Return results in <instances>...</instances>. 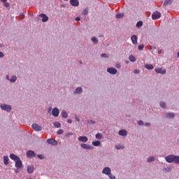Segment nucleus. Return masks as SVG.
<instances>
[{
	"instance_id": "obj_1",
	"label": "nucleus",
	"mask_w": 179,
	"mask_h": 179,
	"mask_svg": "<svg viewBox=\"0 0 179 179\" xmlns=\"http://www.w3.org/2000/svg\"><path fill=\"white\" fill-rule=\"evenodd\" d=\"M10 159L15 162L16 169H23V162L21 161L20 157L15 154L10 155Z\"/></svg>"
},
{
	"instance_id": "obj_2",
	"label": "nucleus",
	"mask_w": 179,
	"mask_h": 179,
	"mask_svg": "<svg viewBox=\"0 0 179 179\" xmlns=\"http://www.w3.org/2000/svg\"><path fill=\"white\" fill-rule=\"evenodd\" d=\"M165 160L167 163H175V164H179V156L170 155L165 157Z\"/></svg>"
},
{
	"instance_id": "obj_3",
	"label": "nucleus",
	"mask_w": 179,
	"mask_h": 179,
	"mask_svg": "<svg viewBox=\"0 0 179 179\" xmlns=\"http://www.w3.org/2000/svg\"><path fill=\"white\" fill-rule=\"evenodd\" d=\"M0 108L3 111H6V113H10V111H12V106L8 105L6 103H1Z\"/></svg>"
},
{
	"instance_id": "obj_4",
	"label": "nucleus",
	"mask_w": 179,
	"mask_h": 179,
	"mask_svg": "<svg viewBox=\"0 0 179 179\" xmlns=\"http://www.w3.org/2000/svg\"><path fill=\"white\" fill-rule=\"evenodd\" d=\"M164 118H166L167 120H173L176 118V113L173 112H167L164 113Z\"/></svg>"
},
{
	"instance_id": "obj_5",
	"label": "nucleus",
	"mask_w": 179,
	"mask_h": 179,
	"mask_svg": "<svg viewBox=\"0 0 179 179\" xmlns=\"http://www.w3.org/2000/svg\"><path fill=\"white\" fill-rule=\"evenodd\" d=\"M162 17V13L159 11H155L152 15V20H157V19H160Z\"/></svg>"
},
{
	"instance_id": "obj_6",
	"label": "nucleus",
	"mask_w": 179,
	"mask_h": 179,
	"mask_svg": "<svg viewBox=\"0 0 179 179\" xmlns=\"http://www.w3.org/2000/svg\"><path fill=\"white\" fill-rule=\"evenodd\" d=\"M106 71H107L108 73H110V75H117V73L118 72L117 69H115L114 67H108Z\"/></svg>"
},
{
	"instance_id": "obj_7",
	"label": "nucleus",
	"mask_w": 179,
	"mask_h": 179,
	"mask_svg": "<svg viewBox=\"0 0 179 179\" xmlns=\"http://www.w3.org/2000/svg\"><path fill=\"white\" fill-rule=\"evenodd\" d=\"M80 148H82L83 149H85V150H93L94 149L93 146L86 143H81Z\"/></svg>"
},
{
	"instance_id": "obj_8",
	"label": "nucleus",
	"mask_w": 179,
	"mask_h": 179,
	"mask_svg": "<svg viewBox=\"0 0 179 179\" xmlns=\"http://www.w3.org/2000/svg\"><path fill=\"white\" fill-rule=\"evenodd\" d=\"M83 93V88L82 87H78L76 90L73 92V94L76 96V94H82Z\"/></svg>"
},
{
	"instance_id": "obj_9",
	"label": "nucleus",
	"mask_w": 179,
	"mask_h": 179,
	"mask_svg": "<svg viewBox=\"0 0 179 179\" xmlns=\"http://www.w3.org/2000/svg\"><path fill=\"white\" fill-rule=\"evenodd\" d=\"M47 143L49 145H52L53 146H57V145H58V141H57L55 139L48 138L47 140Z\"/></svg>"
},
{
	"instance_id": "obj_10",
	"label": "nucleus",
	"mask_w": 179,
	"mask_h": 179,
	"mask_svg": "<svg viewBox=\"0 0 179 179\" xmlns=\"http://www.w3.org/2000/svg\"><path fill=\"white\" fill-rule=\"evenodd\" d=\"M31 127L33 128V129H34V131H43V127L40 125H38V124L34 123L31 125Z\"/></svg>"
},
{
	"instance_id": "obj_11",
	"label": "nucleus",
	"mask_w": 179,
	"mask_h": 179,
	"mask_svg": "<svg viewBox=\"0 0 179 179\" xmlns=\"http://www.w3.org/2000/svg\"><path fill=\"white\" fill-rule=\"evenodd\" d=\"M111 173V168L106 166L102 170V174H105V176H108Z\"/></svg>"
},
{
	"instance_id": "obj_12",
	"label": "nucleus",
	"mask_w": 179,
	"mask_h": 179,
	"mask_svg": "<svg viewBox=\"0 0 179 179\" xmlns=\"http://www.w3.org/2000/svg\"><path fill=\"white\" fill-rule=\"evenodd\" d=\"M78 141L79 142H83L84 143H86L89 141V138L86 136H80L78 138Z\"/></svg>"
},
{
	"instance_id": "obj_13",
	"label": "nucleus",
	"mask_w": 179,
	"mask_h": 179,
	"mask_svg": "<svg viewBox=\"0 0 179 179\" xmlns=\"http://www.w3.org/2000/svg\"><path fill=\"white\" fill-rule=\"evenodd\" d=\"M36 155L34 151L30 150L27 152V157L31 158V157H36Z\"/></svg>"
},
{
	"instance_id": "obj_14",
	"label": "nucleus",
	"mask_w": 179,
	"mask_h": 179,
	"mask_svg": "<svg viewBox=\"0 0 179 179\" xmlns=\"http://www.w3.org/2000/svg\"><path fill=\"white\" fill-rule=\"evenodd\" d=\"M52 115L53 117H58L59 115V109L58 108H54L52 110Z\"/></svg>"
},
{
	"instance_id": "obj_15",
	"label": "nucleus",
	"mask_w": 179,
	"mask_h": 179,
	"mask_svg": "<svg viewBox=\"0 0 179 179\" xmlns=\"http://www.w3.org/2000/svg\"><path fill=\"white\" fill-rule=\"evenodd\" d=\"M155 71L157 73H161V75H166V69H163L162 68H157Z\"/></svg>"
},
{
	"instance_id": "obj_16",
	"label": "nucleus",
	"mask_w": 179,
	"mask_h": 179,
	"mask_svg": "<svg viewBox=\"0 0 179 179\" xmlns=\"http://www.w3.org/2000/svg\"><path fill=\"white\" fill-rule=\"evenodd\" d=\"M39 17H42V22L43 23H45L46 22H48V16L47 15L42 13L38 15Z\"/></svg>"
},
{
	"instance_id": "obj_17",
	"label": "nucleus",
	"mask_w": 179,
	"mask_h": 179,
	"mask_svg": "<svg viewBox=\"0 0 179 179\" xmlns=\"http://www.w3.org/2000/svg\"><path fill=\"white\" fill-rule=\"evenodd\" d=\"M131 43H133L134 45H136V44H138V36L136 35L131 36Z\"/></svg>"
},
{
	"instance_id": "obj_18",
	"label": "nucleus",
	"mask_w": 179,
	"mask_h": 179,
	"mask_svg": "<svg viewBox=\"0 0 179 179\" xmlns=\"http://www.w3.org/2000/svg\"><path fill=\"white\" fill-rule=\"evenodd\" d=\"M118 135H120V136H127V135H128V131L125 129L120 130L118 131Z\"/></svg>"
},
{
	"instance_id": "obj_19",
	"label": "nucleus",
	"mask_w": 179,
	"mask_h": 179,
	"mask_svg": "<svg viewBox=\"0 0 179 179\" xmlns=\"http://www.w3.org/2000/svg\"><path fill=\"white\" fill-rule=\"evenodd\" d=\"M27 173L29 174H33V172L34 171V166H28L27 169Z\"/></svg>"
},
{
	"instance_id": "obj_20",
	"label": "nucleus",
	"mask_w": 179,
	"mask_h": 179,
	"mask_svg": "<svg viewBox=\"0 0 179 179\" xmlns=\"http://www.w3.org/2000/svg\"><path fill=\"white\" fill-rule=\"evenodd\" d=\"M3 164L6 166H8V164H9V157L8 155H4L3 157Z\"/></svg>"
},
{
	"instance_id": "obj_21",
	"label": "nucleus",
	"mask_w": 179,
	"mask_h": 179,
	"mask_svg": "<svg viewBox=\"0 0 179 179\" xmlns=\"http://www.w3.org/2000/svg\"><path fill=\"white\" fill-rule=\"evenodd\" d=\"M70 3L72 6H78L79 5V1L78 0H70Z\"/></svg>"
},
{
	"instance_id": "obj_22",
	"label": "nucleus",
	"mask_w": 179,
	"mask_h": 179,
	"mask_svg": "<svg viewBox=\"0 0 179 179\" xmlns=\"http://www.w3.org/2000/svg\"><path fill=\"white\" fill-rule=\"evenodd\" d=\"M156 160V158L153 156H150L147 159L148 163H152V162H155Z\"/></svg>"
},
{
	"instance_id": "obj_23",
	"label": "nucleus",
	"mask_w": 179,
	"mask_h": 179,
	"mask_svg": "<svg viewBox=\"0 0 179 179\" xmlns=\"http://www.w3.org/2000/svg\"><path fill=\"white\" fill-rule=\"evenodd\" d=\"M17 80V77L16 76H12L10 78V83H15Z\"/></svg>"
},
{
	"instance_id": "obj_24",
	"label": "nucleus",
	"mask_w": 179,
	"mask_h": 179,
	"mask_svg": "<svg viewBox=\"0 0 179 179\" xmlns=\"http://www.w3.org/2000/svg\"><path fill=\"white\" fill-rule=\"evenodd\" d=\"M61 115L62 118H66L68 117V112H66L65 110H63L61 113Z\"/></svg>"
},
{
	"instance_id": "obj_25",
	"label": "nucleus",
	"mask_w": 179,
	"mask_h": 179,
	"mask_svg": "<svg viewBox=\"0 0 179 179\" xmlns=\"http://www.w3.org/2000/svg\"><path fill=\"white\" fill-rule=\"evenodd\" d=\"M115 149H117V150H122L123 149H125V146L119 144L115 145Z\"/></svg>"
},
{
	"instance_id": "obj_26",
	"label": "nucleus",
	"mask_w": 179,
	"mask_h": 179,
	"mask_svg": "<svg viewBox=\"0 0 179 179\" xmlns=\"http://www.w3.org/2000/svg\"><path fill=\"white\" fill-rule=\"evenodd\" d=\"M145 68L148 71H152V69H153L155 67L152 66V64H145Z\"/></svg>"
},
{
	"instance_id": "obj_27",
	"label": "nucleus",
	"mask_w": 179,
	"mask_h": 179,
	"mask_svg": "<svg viewBox=\"0 0 179 179\" xmlns=\"http://www.w3.org/2000/svg\"><path fill=\"white\" fill-rule=\"evenodd\" d=\"M92 145L93 146H101V142H100V141H92Z\"/></svg>"
},
{
	"instance_id": "obj_28",
	"label": "nucleus",
	"mask_w": 179,
	"mask_h": 179,
	"mask_svg": "<svg viewBox=\"0 0 179 179\" xmlns=\"http://www.w3.org/2000/svg\"><path fill=\"white\" fill-rule=\"evenodd\" d=\"M173 0H165L164 2V6H168V5H171Z\"/></svg>"
},
{
	"instance_id": "obj_29",
	"label": "nucleus",
	"mask_w": 179,
	"mask_h": 179,
	"mask_svg": "<svg viewBox=\"0 0 179 179\" xmlns=\"http://www.w3.org/2000/svg\"><path fill=\"white\" fill-rule=\"evenodd\" d=\"M171 166H168L166 168L163 169V171H164L165 173H171Z\"/></svg>"
},
{
	"instance_id": "obj_30",
	"label": "nucleus",
	"mask_w": 179,
	"mask_h": 179,
	"mask_svg": "<svg viewBox=\"0 0 179 179\" xmlns=\"http://www.w3.org/2000/svg\"><path fill=\"white\" fill-rule=\"evenodd\" d=\"M159 106L162 108H164V109L167 108V105L166 104V102H164V101H161L159 103Z\"/></svg>"
},
{
	"instance_id": "obj_31",
	"label": "nucleus",
	"mask_w": 179,
	"mask_h": 179,
	"mask_svg": "<svg viewBox=\"0 0 179 179\" xmlns=\"http://www.w3.org/2000/svg\"><path fill=\"white\" fill-rule=\"evenodd\" d=\"M129 59L131 61V62H135L136 61V57H135L134 55H129Z\"/></svg>"
},
{
	"instance_id": "obj_32",
	"label": "nucleus",
	"mask_w": 179,
	"mask_h": 179,
	"mask_svg": "<svg viewBox=\"0 0 179 179\" xmlns=\"http://www.w3.org/2000/svg\"><path fill=\"white\" fill-rule=\"evenodd\" d=\"M95 138L96 139H103V135L101 134V133H97L96 135H95Z\"/></svg>"
},
{
	"instance_id": "obj_33",
	"label": "nucleus",
	"mask_w": 179,
	"mask_h": 179,
	"mask_svg": "<svg viewBox=\"0 0 179 179\" xmlns=\"http://www.w3.org/2000/svg\"><path fill=\"white\" fill-rule=\"evenodd\" d=\"M136 26L138 28L142 27V26H143V22L142 21H138V22H137Z\"/></svg>"
},
{
	"instance_id": "obj_34",
	"label": "nucleus",
	"mask_w": 179,
	"mask_h": 179,
	"mask_svg": "<svg viewBox=\"0 0 179 179\" xmlns=\"http://www.w3.org/2000/svg\"><path fill=\"white\" fill-rule=\"evenodd\" d=\"M124 16V13H117L115 17L116 19H122V17Z\"/></svg>"
},
{
	"instance_id": "obj_35",
	"label": "nucleus",
	"mask_w": 179,
	"mask_h": 179,
	"mask_svg": "<svg viewBox=\"0 0 179 179\" xmlns=\"http://www.w3.org/2000/svg\"><path fill=\"white\" fill-rule=\"evenodd\" d=\"M91 41H93V43H94V44H97V43H99V39H97V38H96L95 36H93L91 38Z\"/></svg>"
},
{
	"instance_id": "obj_36",
	"label": "nucleus",
	"mask_w": 179,
	"mask_h": 179,
	"mask_svg": "<svg viewBox=\"0 0 179 179\" xmlns=\"http://www.w3.org/2000/svg\"><path fill=\"white\" fill-rule=\"evenodd\" d=\"M53 125L54 127H55V128H61V123H59V122L53 123Z\"/></svg>"
},
{
	"instance_id": "obj_37",
	"label": "nucleus",
	"mask_w": 179,
	"mask_h": 179,
	"mask_svg": "<svg viewBox=\"0 0 179 179\" xmlns=\"http://www.w3.org/2000/svg\"><path fill=\"white\" fill-rule=\"evenodd\" d=\"M88 13H89V10L87 8H85L82 12V14L84 15L85 16H87Z\"/></svg>"
},
{
	"instance_id": "obj_38",
	"label": "nucleus",
	"mask_w": 179,
	"mask_h": 179,
	"mask_svg": "<svg viewBox=\"0 0 179 179\" xmlns=\"http://www.w3.org/2000/svg\"><path fill=\"white\" fill-rule=\"evenodd\" d=\"M108 178L110 179H115V176H114L113 173H111V172L110 173H108Z\"/></svg>"
},
{
	"instance_id": "obj_39",
	"label": "nucleus",
	"mask_w": 179,
	"mask_h": 179,
	"mask_svg": "<svg viewBox=\"0 0 179 179\" xmlns=\"http://www.w3.org/2000/svg\"><path fill=\"white\" fill-rule=\"evenodd\" d=\"M143 48H145V45L144 44L139 45L138 47V51H142L143 50Z\"/></svg>"
},
{
	"instance_id": "obj_40",
	"label": "nucleus",
	"mask_w": 179,
	"mask_h": 179,
	"mask_svg": "<svg viewBox=\"0 0 179 179\" xmlns=\"http://www.w3.org/2000/svg\"><path fill=\"white\" fill-rule=\"evenodd\" d=\"M37 157L38 159H40L41 160H44V159H45V157H44V155H38Z\"/></svg>"
},
{
	"instance_id": "obj_41",
	"label": "nucleus",
	"mask_w": 179,
	"mask_h": 179,
	"mask_svg": "<svg viewBox=\"0 0 179 179\" xmlns=\"http://www.w3.org/2000/svg\"><path fill=\"white\" fill-rule=\"evenodd\" d=\"M57 135H62V134H64V129H59L57 132Z\"/></svg>"
},
{
	"instance_id": "obj_42",
	"label": "nucleus",
	"mask_w": 179,
	"mask_h": 179,
	"mask_svg": "<svg viewBox=\"0 0 179 179\" xmlns=\"http://www.w3.org/2000/svg\"><path fill=\"white\" fill-rule=\"evenodd\" d=\"M138 125H139L140 127H142V126L145 125V123L143 122V120H139L138 122Z\"/></svg>"
},
{
	"instance_id": "obj_43",
	"label": "nucleus",
	"mask_w": 179,
	"mask_h": 179,
	"mask_svg": "<svg viewBox=\"0 0 179 179\" xmlns=\"http://www.w3.org/2000/svg\"><path fill=\"white\" fill-rule=\"evenodd\" d=\"M3 5H4L5 8H9V6H10V4L6 1H5L3 3Z\"/></svg>"
},
{
	"instance_id": "obj_44",
	"label": "nucleus",
	"mask_w": 179,
	"mask_h": 179,
	"mask_svg": "<svg viewBox=\"0 0 179 179\" xmlns=\"http://www.w3.org/2000/svg\"><path fill=\"white\" fill-rule=\"evenodd\" d=\"M134 73H135L136 75H139V73H141V70L136 69L134 70Z\"/></svg>"
},
{
	"instance_id": "obj_45",
	"label": "nucleus",
	"mask_w": 179,
	"mask_h": 179,
	"mask_svg": "<svg viewBox=\"0 0 179 179\" xmlns=\"http://www.w3.org/2000/svg\"><path fill=\"white\" fill-rule=\"evenodd\" d=\"M101 57L102 58H108V56H107V54H106V53H102V54L101 55Z\"/></svg>"
},
{
	"instance_id": "obj_46",
	"label": "nucleus",
	"mask_w": 179,
	"mask_h": 179,
	"mask_svg": "<svg viewBox=\"0 0 179 179\" xmlns=\"http://www.w3.org/2000/svg\"><path fill=\"white\" fill-rule=\"evenodd\" d=\"M87 123H88V124H91L93 125V124H96V121H94V120H90V121H89V120H88V121H87Z\"/></svg>"
},
{
	"instance_id": "obj_47",
	"label": "nucleus",
	"mask_w": 179,
	"mask_h": 179,
	"mask_svg": "<svg viewBox=\"0 0 179 179\" xmlns=\"http://www.w3.org/2000/svg\"><path fill=\"white\" fill-rule=\"evenodd\" d=\"M75 119H76V121H78V122H80V119L78 117V115H75Z\"/></svg>"
},
{
	"instance_id": "obj_48",
	"label": "nucleus",
	"mask_w": 179,
	"mask_h": 179,
	"mask_svg": "<svg viewBox=\"0 0 179 179\" xmlns=\"http://www.w3.org/2000/svg\"><path fill=\"white\" fill-rule=\"evenodd\" d=\"M20 18L24 19V13H21L20 14Z\"/></svg>"
},
{
	"instance_id": "obj_49",
	"label": "nucleus",
	"mask_w": 179,
	"mask_h": 179,
	"mask_svg": "<svg viewBox=\"0 0 179 179\" xmlns=\"http://www.w3.org/2000/svg\"><path fill=\"white\" fill-rule=\"evenodd\" d=\"M145 127H150V125H152V124H150V122H145L144 124Z\"/></svg>"
},
{
	"instance_id": "obj_50",
	"label": "nucleus",
	"mask_w": 179,
	"mask_h": 179,
	"mask_svg": "<svg viewBox=\"0 0 179 179\" xmlns=\"http://www.w3.org/2000/svg\"><path fill=\"white\" fill-rule=\"evenodd\" d=\"M3 57H5V54H3L2 52H0V58H3Z\"/></svg>"
},
{
	"instance_id": "obj_51",
	"label": "nucleus",
	"mask_w": 179,
	"mask_h": 179,
	"mask_svg": "<svg viewBox=\"0 0 179 179\" xmlns=\"http://www.w3.org/2000/svg\"><path fill=\"white\" fill-rule=\"evenodd\" d=\"M150 50H152V51H155V50H156V47L152 45L150 46Z\"/></svg>"
},
{
	"instance_id": "obj_52",
	"label": "nucleus",
	"mask_w": 179,
	"mask_h": 179,
	"mask_svg": "<svg viewBox=\"0 0 179 179\" xmlns=\"http://www.w3.org/2000/svg\"><path fill=\"white\" fill-rule=\"evenodd\" d=\"M6 79L10 82V77L9 76V75L6 76Z\"/></svg>"
},
{
	"instance_id": "obj_53",
	"label": "nucleus",
	"mask_w": 179,
	"mask_h": 179,
	"mask_svg": "<svg viewBox=\"0 0 179 179\" xmlns=\"http://www.w3.org/2000/svg\"><path fill=\"white\" fill-rule=\"evenodd\" d=\"M76 22H80V17H76Z\"/></svg>"
},
{
	"instance_id": "obj_54",
	"label": "nucleus",
	"mask_w": 179,
	"mask_h": 179,
	"mask_svg": "<svg viewBox=\"0 0 179 179\" xmlns=\"http://www.w3.org/2000/svg\"><path fill=\"white\" fill-rule=\"evenodd\" d=\"M72 135H73V134H72V133H67L66 134V136H72Z\"/></svg>"
},
{
	"instance_id": "obj_55",
	"label": "nucleus",
	"mask_w": 179,
	"mask_h": 179,
	"mask_svg": "<svg viewBox=\"0 0 179 179\" xmlns=\"http://www.w3.org/2000/svg\"><path fill=\"white\" fill-rule=\"evenodd\" d=\"M67 122H68V124H72V120L68 119Z\"/></svg>"
},
{
	"instance_id": "obj_56",
	"label": "nucleus",
	"mask_w": 179,
	"mask_h": 179,
	"mask_svg": "<svg viewBox=\"0 0 179 179\" xmlns=\"http://www.w3.org/2000/svg\"><path fill=\"white\" fill-rule=\"evenodd\" d=\"M51 110H52V107H50L48 109V113H51Z\"/></svg>"
},
{
	"instance_id": "obj_57",
	"label": "nucleus",
	"mask_w": 179,
	"mask_h": 179,
	"mask_svg": "<svg viewBox=\"0 0 179 179\" xmlns=\"http://www.w3.org/2000/svg\"><path fill=\"white\" fill-rule=\"evenodd\" d=\"M158 52H161V53L163 52V50H162V49L159 50Z\"/></svg>"
},
{
	"instance_id": "obj_58",
	"label": "nucleus",
	"mask_w": 179,
	"mask_h": 179,
	"mask_svg": "<svg viewBox=\"0 0 179 179\" xmlns=\"http://www.w3.org/2000/svg\"><path fill=\"white\" fill-rule=\"evenodd\" d=\"M3 47V43H0V48Z\"/></svg>"
},
{
	"instance_id": "obj_59",
	"label": "nucleus",
	"mask_w": 179,
	"mask_h": 179,
	"mask_svg": "<svg viewBox=\"0 0 179 179\" xmlns=\"http://www.w3.org/2000/svg\"><path fill=\"white\" fill-rule=\"evenodd\" d=\"M116 67H117V68H121V65L117 64V65L116 66Z\"/></svg>"
},
{
	"instance_id": "obj_60",
	"label": "nucleus",
	"mask_w": 179,
	"mask_h": 179,
	"mask_svg": "<svg viewBox=\"0 0 179 179\" xmlns=\"http://www.w3.org/2000/svg\"><path fill=\"white\" fill-rule=\"evenodd\" d=\"M14 171H15V173H19V171H17V169H15Z\"/></svg>"
},
{
	"instance_id": "obj_61",
	"label": "nucleus",
	"mask_w": 179,
	"mask_h": 179,
	"mask_svg": "<svg viewBox=\"0 0 179 179\" xmlns=\"http://www.w3.org/2000/svg\"><path fill=\"white\" fill-rule=\"evenodd\" d=\"M6 1H8V0H1V2H3V3H4V2H6Z\"/></svg>"
},
{
	"instance_id": "obj_62",
	"label": "nucleus",
	"mask_w": 179,
	"mask_h": 179,
	"mask_svg": "<svg viewBox=\"0 0 179 179\" xmlns=\"http://www.w3.org/2000/svg\"><path fill=\"white\" fill-rule=\"evenodd\" d=\"M99 37H104V35H99Z\"/></svg>"
},
{
	"instance_id": "obj_63",
	"label": "nucleus",
	"mask_w": 179,
	"mask_h": 179,
	"mask_svg": "<svg viewBox=\"0 0 179 179\" xmlns=\"http://www.w3.org/2000/svg\"><path fill=\"white\" fill-rule=\"evenodd\" d=\"M31 16H33V14H31Z\"/></svg>"
},
{
	"instance_id": "obj_64",
	"label": "nucleus",
	"mask_w": 179,
	"mask_h": 179,
	"mask_svg": "<svg viewBox=\"0 0 179 179\" xmlns=\"http://www.w3.org/2000/svg\"><path fill=\"white\" fill-rule=\"evenodd\" d=\"M64 1H68V0H64Z\"/></svg>"
}]
</instances>
